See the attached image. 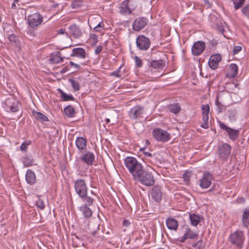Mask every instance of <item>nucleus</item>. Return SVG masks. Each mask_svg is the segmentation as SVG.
I'll return each instance as SVG.
<instances>
[{"label": "nucleus", "mask_w": 249, "mask_h": 249, "mask_svg": "<svg viewBox=\"0 0 249 249\" xmlns=\"http://www.w3.org/2000/svg\"><path fill=\"white\" fill-rule=\"evenodd\" d=\"M133 179L146 186H152L155 181L153 175L150 172L144 170L143 168Z\"/></svg>", "instance_id": "2"}, {"label": "nucleus", "mask_w": 249, "mask_h": 249, "mask_svg": "<svg viewBox=\"0 0 249 249\" xmlns=\"http://www.w3.org/2000/svg\"><path fill=\"white\" fill-rule=\"evenodd\" d=\"M136 66L138 68H141L142 66V62L140 57L135 56L134 57Z\"/></svg>", "instance_id": "49"}, {"label": "nucleus", "mask_w": 249, "mask_h": 249, "mask_svg": "<svg viewBox=\"0 0 249 249\" xmlns=\"http://www.w3.org/2000/svg\"><path fill=\"white\" fill-rule=\"evenodd\" d=\"M238 66L235 64H231L229 67L227 76L229 78H233L238 73Z\"/></svg>", "instance_id": "23"}, {"label": "nucleus", "mask_w": 249, "mask_h": 249, "mask_svg": "<svg viewBox=\"0 0 249 249\" xmlns=\"http://www.w3.org/2000/svg\"><path fill=\"white\" fill-rule=\"evenodd\" d=\"M18 104L19 103L18 101L14 98H8L5 100L4 102L5 109L7 112H17L19 110Z\"/></svg>", "instance_id": "12"}, {"label": "nucleus", "mask_w": 249, "mask_h": 249, "mask_svg": "<svg viewBox=\"0 0 249 249\" xmlns=\"http://www.w3.org/2000/svg\"><path fill=\"white\" fill-rule=\"evenodd\" d=\"M184 230L183 235L177 239V241L180 243H184L186 240L196 239L198 238L199 234L198 232L193 231L188 226H185L183 227Z\"/></svg>", "instance_id": "5"}, {"label": "nucleus", "mask_w": 249, "mask_h": 249, "mask_svg": "<svg viewBox=\"0 0 249 249\" xmlns=\"http://www.w3.org/2000/svg\"><path fill=\"white\" fill-rule=\"evenodd\" d=\"M217 30L221 33H223L224 30L222 25H216Z\"/></svg>", "instance_id": "58"}, {"label": "nucleus", "mask_w": 249, "mask_h": 249, "mask_svg": "<svg viewBox=\"0 0 249 249\" xmlns=\"http://www.w3.org/2000/svg\"><path fill=\"white\" fill-rule=\"evenodd\" d=\"M229 240L231 244L241 248L245 240L244 232L240 230H237L230 234Z\"/></svg>", "instance_id": "3"}, {"label": "nucleus", "mask_w": 249, "mask_h": 249, "mask_svg": "<svg viewBox=\"0 0 249 249\" xmlns=\"http://www.w3.org/2000/svg\"><path fill=\"white\" fill-rule=\"evenodd\" d=\"M213 179V176L210 172H204L199 180V185L201 188L207 189L211 186Z\"/></svg>", "instance_id": "13"}, {"label": "nucleus", "mask_w": 249, "mask_h": 249, "mask_svg": "<svg viewBox=\"0 0 249 249\" xmlns=\"http://www.w3.org/2000/svg\"><path fill=\"white\" fill-rule=\"evenodd\" d=\"M162 195L161 187L158 185L154 186L150 191V195L152 199L157 202L161 200Z\"/></svg>", "instance_id": "14"}, {"label": "nucleus", "mask_w": 249, "mask_h": 249, "mask_svg": "<svg viewBox=\"0 0 249 249\" xmlns=\"http://www.w3.org/2000/svg\"><path fill=\"white\" fill-rule=\"evenodd\" d=\"M221 129L226 130L229 138L232 141H236L239 137L240 132L238 129L230 128L221 121L218 122Z\"/></svg>", "instance_id": "9"}, {"label": "nucleus", "mask_w": 249, "mask_h": 249, "mask_svg": "<svg viewBox=\"0 0 249 249\" xmlns=\"http://www.w3.org/2000/svg\"><path fill=\"white\" fill-rule=\"evenodd\" d=\"M242 222L245 228L249 226V206L247 207L244 211L242 216Z\"/></svg>", "instance_id": "28"}, {"label": "nucleus", "mask_w": 249, "mask_h": 249, "mask_svg": "<svg viewBox=\"0 0 249 249\" xmlns=\"http://www.w3.org/2000/svg\"><path fill=\"white\" fill-rule=\"evenodd\" d=\"M144 113V107L136 106L133 107L128 112V116L131 120H136L143 117Z\"/></svg>", "instance_id": "11"}, {"label": "nucleus", "mask_w": 249, "mask_h": 249, "mask_svg": "<svg viewBox=\"0 0 249 249\" xmlns=\"http://www.w3.org/2000/svg\"><path fill=\"white\" fill-rule=\"evenodd\" d=\"M202 120L203 122L208 123L209 116H202Z\"/></svg>", "instance_id": "61"}, {"label": "nucleus", "mask_w": 249, "mask_h": 249, "mask_svg": "<svg viewBox=\"0 0 249 249\" xmlns=\"http://www.w3.org/2000/svg\"><path fill=\"white\" fill-rule=\"evenodd\" d=\"M79 197L82 199L83 202V204L82 205L92 206L95 202V200L94 198L88 196V193H86V194L84 196H83V197Z\"/></svg>", "instance_id": "29"}, {"label": "nucleus", "mask_w": 249, "mask_h": 249, "mask_svg": "<svg viewBox=\"0 0 249 249\" xmlns=\"http://www.w3.org/2000/svg\"><path fill=\"white\" fill-rule=\"evenodd\" d=\"M143 154H144V155L145 156H147V157H151L152 156V155L151 153H150V152H145V151H143Z\"/></svg>", "instance_id": "62"}, {"label": "nucleus", "mask_w": 249, "mask_h": 249, "mask_svg": "<svg viewBox=\"0 0 249 249\" xmlns=\"http://www.w3.org/2000/svg\"><path fill=\"white\" fill-rule=\"evenodd\" d=\"M69 81L71 83V84L74 91H78L80 89V86L79 82L72 79H69Z\"/></svg>", "instance_id": "38"}, {"label": "nucleus", "mask_w": 249, "mask_h": 249, "mask_svg": "<svg viewBox=\"0 0 249 249\" xmlns=\"http://www.w3.org/2000/svg\"><path fill=\"white\" fill-rule=\"evenodd\" d=\"M75 144L79 150H83L86 147L87 140L82 137H78L75 140Z\"/></svg>", "instance_id": "27"}, {"label": "nucleus", "mask_w": 249, "mask_h": 249, "mask_svg": "<svg viewBox=\"0 0 249 249\" xmlns=\"http://www.w3.org/2000/svg\"><path fill=\"white\" fill-rule=\"evenodd\" d=\"M22 162L25 166L28 167L33 165L34 160L31 156H26L23 158Z\"/></svg>", "instance_id": "36"}, {"label": "nucleus", "mask_w": 249, "mask_h": 249, "mask_svg": "<svg viewBox=\"0 0 249 249\" xmlns=\"http://www.w3.org/2000/svg\"><path fill=\"white\" fill-rule=\"evenodd\" d=\"M124 164L133 178L143 169V166L137 160L132 157H127L124 160Z\"/></svg>", "instance_id": "1"}, {"label": "nucleus", "mask_w": 249, "mask_h": 249, "mask_svg": "<svg viewBox=\"0 0 249 249\" xmlns=\"http://www.w3.org/2000/svg\"><path fill=\"white\" fill-rule=\"evenodd\" d=\"M86 52L82 48H75L72 50V53L71 56H76L78 58L84 59L86 57Z\"/></svg>", "instance_id": "24"}, {"label": "nucleus", "mask_w": 249, "mask_h": 249, "mask_svg": "<svg viewBox=\"0 0 249 249\" xmlns=\"http://www.w3.org/2000/svg\"><path fill=\"white\" fill-rule=\"evenodd\" d=\"M65 33V29L63 28H61L57 31V33L58 34L64 35Z\"/></svg>", "instance_id": "60"}, {"label": "nucleus", "mask_w": 249, "mask_h": 249, "mask_svg": "<svg viewBox=\"0 0 249 249\" xmlns=\"http://www.w3.org/2000/svg\"><path fill=\"white\" fill-rule=\"evenodd\" d=\"M168 108L170 111L175 114H178L181 110V107L179 103L170 104Z\"/></svg>", "instance_id": "34"}, {"label": "nucleus", "mask_w": 249, "mask_h": 249, "mask_svg": "<svg viewBox=\"0 0 249 249\" xmlns=\"http://www.w3.org/2000/svg\"><path fill=\"white\" fill-rule=\"evenodd\" d=\"M91 206L81 205L79 207V211L82 213V215L85 218H89L92 215Z\"/></svg>", "instance_id": "26"}, {"label": "nucleus", "mask_w": 249, "mask_h": 249, "mask_svg": "<svg viewBox=\"0 0 249 249\" xmlns=\"http://www.w3.org/2000/svg\"><path fill=\"white\" fill-rule=\"evenodd\" d=\"M221 56L219 54L217 53L211 55L208 62L210 67L213 70L217 69L219 65V62L221 60Z\"/></svg>", "instance_id": "18"}, {"label": "nucleus", "mask_w": 249, "mask_h": 249, "mask_svg": "<svg viewBox=\"0 0 249 249\" xmlns=\"http://www.w3.org/2000/svg\"><path fill=\"white\" fill-rule=\"evenodd\" d=\"M201 127L207 129L209 127V123L203 122L201 124Z\"/></svg>", "instance_id": "57"}, {"label": "nucleus", "mask_w": 249, "mask_h": 249, "mask_svg": "<svg viewBox=\"0 0 249 249\" xmlns=\"http://www.w3.org/2000/svg\"><path fill=\"white\" fill-rule=\"evenodd\" d=\"M229 112V118L231 120H234L235 116L237 113V111L235 109H231L228 111Z\"/></svg>", "instance_id": "43"}, {"label": "nucleus", "mask_w": 249, "mask_h": 249, "mask_svg": "<svg viewBox=\"0 0 249 249\" xmlns=\"http://www.w3.org/2000/svg\"><path fill=\"white\" fill-rule=\"evenodd\" d=\"M74 188L79 197H83L88 193V188L86 181L83 179H78L74 182Z\"/></svg>", "instance_id": "4"}, {"label": "nucleus", "mask_w": 249, "mask_h": 249, "mask_svg": "<svg viewBox=\"0 0 249 249\" xmlns=\"http://www.w3.org/2000/svg\"><path fill=\"white\" fill-rule=\"evenodd\" d=\"M166 224L167 228L171 230L177 231L178 228V222L175 219L168 217L166 220Z\"/></svg>", "instance_id": "25"}, {"label": "nucleus", "mask_w": 249, "mask_h": 249, "mask_svg": "<svg viewBox=\"0 0 249 249\" xmlns=\"http://www.w3.org/2000/svg\"><path fill=\"white\" fill-rule=\"evenodd\" d=\"M152 134L154 138L159 142H167L171 138L169 133L160 128H155L153 130Z\"/></svg>", "instance_id": "6"}, {"label": "nucleus", "mask_w": 249, "mask_h": 249, "mask_svg": "<svg viewBox=\"0 0 249 249\" xmlns=\"http://www.w3.org/2000/svg\"><path fill=\"white\" fill-rule=\"evenodd\" d=\"M241 12L245 16L249 18V4L244 7L242 9Z\"/></svg>", "instance_id": "48"}, {"label": "nucleus", "mask_w": 249, "mask_h": 249, "mask_svg": "<svg viewBox=\"0 0 249 249\" xmlns=\"http://www.w3.org/2000/svg\"><path fill=\"white\" fill-rule=\"evenodd\" d=\"M64 112L68 117L72 118L74 116L75 111L73 107L71 105H69L64 108Z\"/></svg>", "instance_id": "33"}, {"label": "nucleus", "mask_w": 249, "mask_h": 249, "mask_svg": "<svg viewBox=\"0 0 249 249\" xmlns=\"http://www.w3.org/2000/svg\"><path fill=\"white\" fill-rule=\"evenodd\" d=\"M17 39V36L14 34H11L8 36V39L11 43H16Z\"/></svg>", "instance_id": "52"}, {"label": "nucleus", "mask_w": 249, "mask_h": 249, "mask_svg": "<svg viewBox=\"0 0 249 249\" xmlns=\"http://www.w3.org/2000/svg\"><path fill=\"white\" fill-rule=\"evenodd\" d=\"M190 173L188 172H186L184 173L183 175V178H184V181L186 182H189L190 178Z\"/></svg>", "instance_id": "54"}, {"label": "nucleus", "mask_w": 249, "mask_h": 249, "mask_svg": "<svg viewBox=\"0 0 249 249\" xmlns=\"http://www.w3.org/2000/svg\"><path fill=\"white\" fill-rule=\"evenodd\" d=\"M245 0H232L235 10L240 8L244 4Z\"/></svg>", "instance_id": "41"}, {"label": "nucleus", "mask_w": 249, "mask_h": 249, "mask_svg": "<svg viewBox=\"0 0 249 249\" xmlns=\"http://www.w3.org/2000/svg\"><path fill=\"white\" fill-rule=\"evenodd\" d=\"M89 40L91 42V43L95 45L98 42V36L95 34H90L89 36Z\"/></svg>", "instance_id": "42"}, {"label": "nucleus", "mask_w": 249, "mask_h": 249, "mask_svg": "<svg viewBox=\"0 0 249 249\" xmlns=\"http://www.w3.org/2000/svg\"><path fill=\"white\" fill-rule=\"evenodd\" d=\"M32 114L34 117L37 120L41 122H45L49 121L48 118L43 114V113L37 112L35 110H33L32 111Z\"/></svg>", "instance_id": "30"}, {"label": "nucleus", "mask_w": 249, "mask_h": 249, "mask_svg": "<svg viewBox=\"0 0 249 249\" xmlns=\"http://www.w3.org/2000/svg\"><path fill=\"white\" fill-rule=\"evenodd\" d=\"M231 146L227 143L218 146L217 153L219 158L222 160H226L231 155Z\"/></svg>", "instance_id": "10"}, {"label": "nucleus", "mask_w": 249, "mask_h": 249, "mask_svg": "<svg viewBox=\"0 0 249 249\" xmlns=\"http://www.w3.org/2000/svg\"><path fill=\"white\" fill-rule=\"evenodd\" d=\"M216 105L217 106V111L219 112H222L226 110V106L223 105L221 102L218 101V98L216 100Z\"/></svg>", "instance_id": "39"}, {"label": "nucleus", "mask_w": 249, "mask_h": 249, "mask_svg": "<svg viewBox=\"0 0 249 249\" xmlns=\"http://www.w3.org/2000/svg\"><path fill=\"white\" fill-rule=\"evenodd\" d=\"M94 159L95 156L94 154L89 151H87L80 157V160L88 165H91L94 161Z\"/></svg>", "instance_id": "19"}, {"label": "nucleus", "mask_w": 249, "mask_h": 249, "mask_svg": "<svg viewBox=\"0 0 249 249\" xmlns=\"http://www.w3.org/2000/svg\"><path fill=\"white\" fill-rule=\"evenodd\" d=\"M122 66V65H121L120 67L117 70L111 72L110 75L114 76L117 78H121L122 77V74H120V72Z\"/></svg>", "instance_id": "44"}, {"label": "nucleus", "mask_w": 249, "mask_h": 249, "mask_svg": "<svg viewBox=\"0 0 249 249\" xmlns=\"http://www.w3.org/2000/svg\"><path fill=\"white\" fill-rule=\"evenodd\" d=\"M25 179L27 182L30 185H34L36 183V176L31 169H28L26 173Z\"/></svg>", "instance_id": "22"}, {"label": "nucleus", "mask_w": 249, "mask_h": 249, "mask_svg": "<svg viewBox=\"0 0 249 249\" xmlns=\"http://www.w3.org/2000/svg\"><path fill=\"white\" fill-rule=\"evenodd\" d=\"M242 50V47L240 46H236L233 47L232 53L233 55L237 54Z\"/></svg>", "instance_id": "53"}, {"label": "nucleus", "mask_w": 249, "mask_h": 249, "mask_svg": "<svg viewBox=\"0 0 249 249\" xmlns=\"http://www.w3.org/2000/svg\"><path fill=\"white\" fill-rule=\"evenodd\" d=\"M82 5V1L80 0H74L71 4L72 8H78Z\"/></svg>", "instance_id": "51"}, {"label": "nucleus", "mask_w": 249, "mask_h": 249, "mask_svg": "<svg viewBox=\"0 0 249 249\" xmlns=\"http://www.w3.org/2000/svg\"><path fill=\"white\" fill-rule=\"evenodd\" d=\"M70 65H71V67H74L76 68L77 70H80L81 69V67L79 65L74 63L72 61L70 62Z\"/></svg>", "instance_id": "55"}, {"label": "nucleus", "mask_w": 249, "mask_h": 249, "mask_svg": "<svg viewBox=\"0 0 249 249\" xmlns=\"http://www.w3.org/2000/svg\"><path fill=\"white\" fill-rule=\"evenodd\" d=\"M205 48V43L202 41H198L195 42L192 48V52L194 55L198 56L201 54Z\"/></svg>", "instance_id": "16"}, {"label": "nucleus", "mask_w": 249, "mask_h": 249, "mask_svg": "<svg viewBox=\"0 0 249 249\" xmlns=\"http://www.w3.org/2000/svg\"><path fill=\"white\" fill-rule=\"evenodd\" d=\"M65 57H62L60 52H55L51 54L49 61L51 64H58L63 61Z\"/></svg>", "instance_id": "21"}, {"label": "nucleus", "mask_w": 249, "mask_h": 249, "mask_svg": "<svg viewBox=\"0 0 249 249\" xmlns=\"http://www.w3.org/2000/svg\"><path fill=\"white\" fill-rule=\"evenodd\" d=\"M137 47L141 51H147L150 48V39L143 35H139L136 38Z\"/></svg>", "instance_id": "8"}, {"label": "nucleus", "mask_w": 249, "mask_h": 249, "mask_svg": "<svg viewBox=\"0 0 249 249\" xmlns=\"http://www.w3.org/2000/svg\"><path fill=\"white\" fill-rule=\"evenodd\" d=\"M148 22V19L145 17L138 18L133 23V29L135 31H140L147 25Z\"/></svg>", "instance_id": "15"}, {"label": "nucleus", "mask_w": 249, "mask_h": 249, "mask_svg": "<svg viewBox=\"0 0 249 249\" xmlns=\"http://www.w3.org/2000/svg\"><path fill=\"white\" fill-rule=\"evenodd\" d=\"M36 205L37 208H39L41 210H43L45 208V204L44 201L42 199L39 198L38 199V200L36 201Z\"/></svg>", "instance_id": "47"}, {"label": "nucleus", "mask_w": 249, "mask_h": 249, "mask_svg": "<svg viewBox=\"0 0 249 249\" xmlns=\"http://www.w3.org/2000/svg\"><path fill=\"white\" fill-rule=\"evenodd\" d=\"M31 142L30 141H27L24 142L20 146V149L22 151H26L27 149V147L31 144Z\"/></svg>", "instance_id": "45"}, {"label": "nucleus", "mask_w": 249, "mask_h": 249, "mask_svg": "<svg viewBox=\"0 0 249 249\" xmlns=\"http://www.w3.org/2000/svg\"><path fill=\"white\" fill-rule=\"evenodd\" d=\"M105 121L106 124H108L110 122V120L109 119L107 118L106 119Z\"/></svg>", "instance_id": "64"}, {"label": "nucleus", "mask_w": 249, "mask_h": 249, "mask_svg": "<svg viewBox=\"0 0 249 249\" xmlns=\"http://www.w3.org/2000/svg\"><path fill=\"white\" fill-rule=\"evenodd\" d=\"M43 20V16L39 13L30 15L27 18V22L32 28H35L40 25Z\"/></svg>", "instance_id": "7"}, {"label": "nucleus", "mask_w": 249, "mask_h": 249, "mask_svg": "<svg viewBox=\"0 0 249 249\" xmlns=\"http://www.w3.org/2000/svg\"><path fill=\"white\" fill-rule=\"evenodd\" d=\"M202 115V116H209L210 112V107L208 105H203L201 106Z\"/></svg>", "instance_id": "40"}, {"label": "nucleus", "mask_w": 249, "mask_h": 249, "mask_svg": "<svg viewBox=\"0 0 249 249\" xmlns=\"http://www.w3.org/2000/svg\"><path fill=\"white\" fill-rule=\"evenodd\" d=\"M164 63L162 60H152L151 62V66L154 68H162L164 66Z\"/></svg>", "instance_id": "37"}, {"label": "nucleus", "mask_w": 249, "mask_h": 249, "mask_svg": "<svg viewBox=\"0 0 249 249\" xmlns=\"http://www.w3.org/2000/svg\"><path fill=\"white\" fill-rule=\"evenodd\" d=\"M58 91L60 93V97L64 101H74L75 98L71 94H67L65 93L62 89H58Z\"/></svg>", "instance_id": "32"}, {"label": "nucleus", "mask_w": 249, "mask_h": 249, "mask_svg": "<svg viewBox=\"0 0 249 249\" xmlns=\"http://www.w3.org/2000/svg\"><path fill=\"white\" fill-rule=\"evenodd\" d=\"M104 28V23L103 21L99 22L96 26L93 27V29L96 32H100Z\"/></svg>", "instance_id": "50"}, {"label": "nucleus", "mask_w": 249, "mask_h": 249, "mask_svg": "<svg viewBox=\"0 0 249 249\" xmlns=\"http://www.w3.org/2000/svg\"><path fill=\"white\" fill-rule=\"evenodd\" d=\"M240 202L244 203L245 202V199L243 197H241L239 198Z\"/></svg>", "instance_id": "63"}, {"label": "nucleus", "mask_w": 249, "mask_h": 249, "mask_svg": "<svg viewBox=\"0 0 249 249\" xmlns=\"http://www.w3.org/2000/svg\"><path fill=\"white\" fill-rule=\"evenodd\" d=\"M89 232L94 235L97 232V230L98 229L99 225L97 223L90 222L89 224Z\"/></svg>", "instance_id": "35"}, {"label": "nucleus", "mask_w": 249, "mask_h": 249, "mask_svg": "<svg viewBox=\"0 0 249 249\" xmlns=\"http://www.w3.org/2000/svg\"><path fill=\"white\" fill-rule=\"evenodd\" d=\"M130 0H125L123 1L119 7V12L122 15L130 14L131 13V10L129 7V3Z\"/></svg>", "instance_id": "20"}, {"label": "nucleus", "mask_w": 249, "mask_h": 249, "mask_svg": "<svg viewBox=\"0 0 249 249\" xmlns=\"http://www.w3.org/2000/svg\"><path fill=\"white\" fill-rule=\"evenodd\" d=\"M102 50H103L102 46H99L96 48V50H95V53L98 55L102 52Z\"/></svg>", "instance_id": "56"}, {"label": "nucleus", "mask_w": 249, "mask_h": 249, "mask_svg": "<svg viewBox=\"0 0 249 249\" xmlns=\"http://www.w3.org/2000/svg\"><path fill=\"white\" fill-rule=\"evenodd\" d=\"M70 35L75 38H79L82 36L83 32L80 27L76 24H73L69 27Z\"/></svg>", "instance_id": "17"}, {"label": "nucleus", "mask_w": 249, "mask_h": 249, "mask_svg": "<svg viewBox=\"0 0 249 249\" xmlns=\"http://www.w3.org/2000/svg\"><path fill=\"white\" fill-rule=\"evenodd\" d=\"M123 225L124 226L127 227L130 225V222L127 220H124L123 222Z\"/></svg>", "instance_id": "59"}, {"label": "nucleus", "mask_w": 249, "mask_h": 249, "mask_svg": "<svg viewBox=\"0 0 249 249\" xmlns=\"http://www.w3.org/2000/svg\"><path fill=\"white\" fill-rule=\"evenodd\" d=\"M189 218L191 225L194 226H197L200 222L201 219H202L200 215L195 213L190 214Z\"/></svg>", "instance_id": "31"}, {"label": "nucleus", "mask_w": 249, "mask_h": 249, "mask_svg": "<svg viewBox=\"0 0 249 249\" xmlns=\"http://www.w3.org/2000/svg\"><path fill=\"white\" fill-rule=\"evenodd\" d=\"M193 247L196 249H203L204 247L202 246V240H199L197 242L192 245Z\"/></svg>", "instance_id": "46"}]
</instances>
